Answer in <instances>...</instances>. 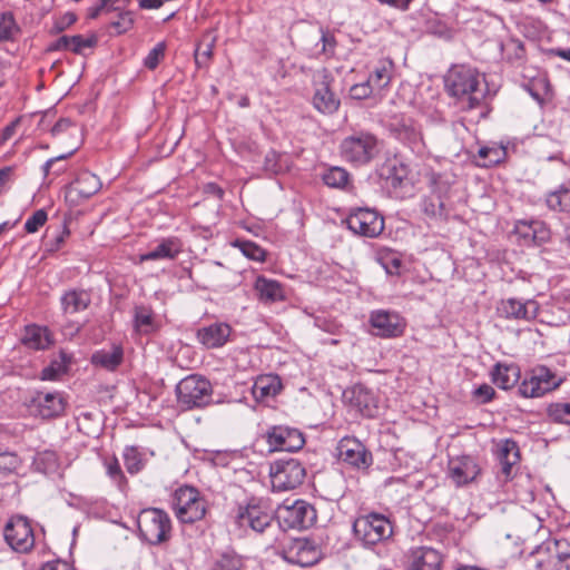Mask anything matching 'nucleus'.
Segmentation results:
<instances>
[{"label":"nucleus","mask_w":570,"mask_h":570,"mask_svg":"<svg viewBox=\"0 0 570 570\" xmlns=\"http://www.w3.org/2000/svg\"><path fill=\"white\" fill-rule=\"evenodd\" d=\"M21 29L18 26L12 12L7 11L0 16V41H14L20 36Z\"/></svg>","instance_id":"38"},{"label":"nucleus","mask_w":570,"mask_h":570,"mask_svg":"<svg viewBox=\"0 0 570 570\" xmlns=\"http://www.w3.org/2000/svg\"><path fill=\"white\" fill-rule=\"evenodd\" d=\"M421 209L429 217L436 218L445 215L444 204L441 200L440 196H431L423 198L421 202Z\"/></svg>","instance_id":"46"},{"label":"nucleus","mask_w":570,"mask_h":570,"mask_svg":"<svg viewBox=\"0 0 570 570\" xmlns=\"http://www.w3.org/2000/svg\"><path fill=\"white\" fill-rule=\"evenodd\" d=\"M107 474L117 484H121L125 480L120 464L117 459H114L107 463Z\"/></svg>","instance_id":"58"},{"label":"nucleus","mask_w":570,"mask_h":570,"mask_svg":"<svg viewBox=\"0 0 570 570\" xmlns=\"http://www.w3.org/2000/svg\"><path fill=\"white\" fill-rule=\"evenodd\" d=\"M31 411L42 419H51L63 413L66 400L59 392H36L30 402Z\"/></svg>","instance_id":"20"},{"label":"nucleus","mask_w":570,"mask_h":570,"mask_svg":"<svg viewBox=\"0 0 570 570\" xmlns=\"http://www.w3.org/2000/svg\"><path fill=\"white\" fill-rule=\"evenodd\" d=\"M284 559L293 564L311 567L320 559V550L314 541L306 538L291 540L283 549Z\"/></svg>","instance_id":"19"},{"label":"nucleus","mask_w":570,"mask_h":570,"mask_svg":"<svg viewBox=\"0 0 570 570\" xmlns=\"http://www.w3.org/2000/svg\"><path fill=\"white\" fill-rule=\"evenodd\" d=\"M393 76V62L384 59L377 62L370 73L367 81L380 95L383 89L389 87Z\"/></svg>","instance_id":"36"},{"label":"nucleus","mask_w":570,"mask_h":570,"mask_svg":"<svg viewBox=\"0 0 570 570\" xmlns=\"http://www.w3.org/2000/svg\"><path fill=\"white\" fill-rule=\"evenodd\" d=\"M61 307L66 314H75L88 308L91 295L85 289H69L60 298Z\"/></svg>","instance_id":"30"},{"label":"nucleus","mask_w":570,"mask_h":570,"mask_svg":"<svg viewBox=\"0 0 570 570\" xmlns=\"http://www.w3.org/2000/svg\"><path fill=\"white\" fill-rule=\"evenodd\" d=\"M76 21V16L67 12L59 21L56 22V28L61 31Z\"/></svg>","instance_id":"62"},{"label":"nucleus","mask_w":570,"mask_h":570,"mask_svg":"<svg viewBox=\"0 0 570 570\" xmlns=\"http://www.w3.org/2000/svg\"><path fill=\"white\" fill-rule=\"evenodd\" d=\"M51 335L47 327L28 325L24 328L22 343L33 350H45L51 344Z\"/></svg>","instance_id":"35"},{"label":"nucleus","mask_w":570,"mask_h":570,"mask_svg":"<svg viewBox=\"0 0 570 570\" xmlns=\"http://www.w3.org/2000/svg\"><path fill=\"white\" fill-rule=\"evenodd\" d=\"M483 78L473 68L461 65L454 66L446 77L449 94L458 99L463 109H474L482 105L485 90Z\"/></svg>","instance_id":"1"},{"label":"nucleus","mask_w":570,"mask_h":570,"mask_svg":"<svg viewBox=\"0 0 570 570\" xmlns=\"http://www.w3.org/2000/svg\"><path fill=\"white\" fill-rule=\"evenodd\" d=\"M550 229L547 224L541 220H532L531 243L541 245L549 240Z\"/></svg>","instance_id":"51"},{"label":"nucleus","mask_w":570,"mask_h":570,"mask_svg":"<svg viewBox=\"0 0 570 570\" xmlns=\"http://www.w3.org/2000/svg\"><path fill=\"white\" fill-rule=\"evenodd\" d=\"M239 248H240L242 253L250 259H254L257 262L265 261V257H266L265 250L261 246H258L257 244H255L250 240L240 242Z\"/></svg>","instance_id":"52"},{"label":"nucleus","mask_w":570,"mask_h":570,"mask_svg":"<svg viewBox=\"0 0 570 570\" xmlns=\"http://www.w3.org/2000/svg\"><path fill=\"white\" fill-rule=\"evenodd\" d=\"M124 361V348L120 345H111L109 348H101L91 355V363L95 366L107 371H115Z\"/></svg>","instance_id":"29"},{"label":"nucleus","mask_w":570,"mask_h":570,"mask_svg":"<svg viewBox=\"0 0 570 570\" xmlns=\"http://www.w3.org/2000/svg\"><path fill=\"white\" fill-rule=\"evenodd\" d=\"M70 40V51L75 53H82V51L87 48H91L96 43L95 38H83L82 36H72L69 37Z\"/></svg>","instance_id":"55"},{"label":"nucleus","mask_w":570,"mask_h":570,"mask_svg":"<svg viewBox=\"0 0 570 570\" xmlns=\"http://www.w3.org/2000/svg\"><path fill=\"white\" fill-rule=\"evenodd\" d=\"M370 323L375 334L381 337L400 336L405 327L403 318L397 313L387 311L372 312Z\"/></svg>","instance_id":"22"},{"label":"nucleus","mask_w":570,"mask_h":570,"mask_svg":"<svg viewBox=\"0 0 570 570\" xmlns=\"http://www.w3.org/2000/svg\"><path fill=\"white\" fill-rule=\"evenodd\" d=\"M173 509L177 519L184 523L202 520L206 513V501L193 487L178 488L173 497Z\"/></svg>","instance_id":"5"},{"label":"nucleus","mask_w":570,"mask_h":570,"mask_svg":"<svg viewBox=\"0 0 570 570\" xmlns=\"http://www.w3.org/2000/svg\"><path fill=\"white\" fill-rule=\"evenodd\" d=\"M254 289L259 302L264 304L283 302L286 298L284 286L278 281L263 275L256 277Z\"/></svg>","instance_id":"26"},{"label":"nucleus","mask_w":570,"mask_h":570,"mask_svg":"<svg viewBox=\"0 0 570 570\" xmlns=\"http://www.w3.org/2000/svg\"><path fill=\"white\" fill-rule=\"evenodd\" d=\"M212 384L200 375H188L176 386L180 405L186 409L203 407L212 401Z\"/></svg>","instance_id":"7"},{"label":"nucleus","mask_w":570,"mask_h":570,"mask_svg":"<svg viewBox=\"0 0 570 570\" xmlns=\"http://www.w3.org/2000/svg\"><path fill=\"white\" fill-rule=\"evenodd\" d=\"M498 459L500 463H518L520 460V452L517 442L510 439L501 441L498 449Z\"/></svg>","instance_id":"44"},{"label":"nucleus","mask_w":570,"mask_h":570,"mask_svg":"<svg viewBox=\"0 0 570 570\" xmlns=\"http://www.w3.org/2000/svg\"><path fill=\"white\" fill-rule=\"evenodd\" d=\"M232 333L227 323H213L197 330L196 337L206 348H218L226 344Z\"/></svg>","instance_id":"25"},{"label":"nucleus","mask_w":570,"mask_h":570,"mask_svg":"<svg viewBox=\"0 0 570 570\" xmlns=\"http://www.w3.org/2000/svg\"><path fill=\"white\" fill-rule=\"evenodd\" d=\"M517 230L521 237H523L525 240L531 242L532 220L520 222L517 226Z\"/></svg>","instance_id":"60"},{"label":"nucleus","mask_w":570,"mask_h":570,"mask_svg":"<svg viewBox=\"0 0 570 570\" xmlns=\"http://www.w3.org/2000/svg\"><path fill=\"white\" fill-rule=\"evenodd\" d=\"M380 150L381 144L377 137L363 130L346 136L340 145L342 158L355 167L370 164Z\"/></svg>","instance_id":"3"},{"label":"nucleus","mask_w":570,"mask_h":570,"mask_svg":"<svg viewBox=\"0 0 570 570\" xmlns=\"http://www.w3.org/2000/svg\"><path fill=\"white\" fill-rule=\"evenodd\" d=\"M166 51V42L161 41L158 42L146 56L144 60V66L149 69L154 70L158 67L161 59L165 57Z\"/></svg>","instance_id":"49"},{"label":"nucleus","mask_w":570,"mask_h":570,"mask_svg":"<svg viewBox=\"0 0 570 570\" xmlns=\"http://www.w3.org/2000/svg\"><path fill=\"white\" fill-rule=\"evenodd\" d=\"M351 402L364 416L372 417L376 414V404L372 393L364 386H354L351 391Z\"/></svg>","instance_id":"37"},{"label":"nucleus","mask_w":570,"mask_h":570,"mask_svg":"<svg viewBox=\"0 0 570 570\" xmlns=\"http://www.w3.org/2000/svg\"><path fill=\"white\" fill-rule=\"evenodd\" d=\"M338 458L358 470H366L373 463L372 453L355 438L345 436L337 444Z\"/></svg>","instance_id":"18"},{"label":"nucleus","mask_w":570,"mask_h":570,"mask_svg":"<svg viewBox=\"0 0 570 570\" xmlns=\"http://www.w3.org/2000/svg\"><path fill=\"white\" fill-rule=\"evenodd\" d=\"M381 264L390 275H400L402 268V258L397 253H387L381 257Z\"/></svg>","instance_id":"50"},{"label":"nucleus","mask_w":570,"mask_h":570,"mask_svg":"<svg viewBox=\"0 0 570 570\" xmlns=\"http://www.w3.org/2000/svg\"><path fill=\"white\" fill-rule=\"evenodd\" d=\"M323 181L331 188H345L350 183V174L342 167H332L323 174Z\"/></svg>","instance_id":"40"},{"label":"nucleus","mask_w":570,"mask_h":570,"mask_svg":"<svg viewBox=\"0 0 570 570\" xmlns=\"http://www.w3.org/2000/svg\"><path fill=\"white\" fill-rule=\"evenodd\" d=\"M132 23V19L129 13H121L118 21L112 22V27L119 32H125Z\"/></svg>","instance_id":"59"},{"label":"nucleus","mask_w":570,"mask_h":570,"mask_svg":"<svg viewBox=\"0 0 570 570\" xmlns=\"http://www.w3.org/2000/svg\"><path fill=\"white\" fill-rule=\"evenodd\" d=\"M544 203L548 209L552 212L570 213V180L547 193Z\"/></svg>","instance_id":"34"},{"label":"nucleus","mask_w":570,"mask_h":570,"mask_svg":"<svg viewBox=\"0 0 570 570\" xmlns=\"http://www.w3.org/2000/svg\"><path fill=\"white\" fill-rule=\"evenodd\" d=\"M41 570H72V568L66 562L58 561L45 564Z\"/></svg>","instance_id":"64"},{"label":"nucleus","mask_w":570,"mask_h":570,"mask_svg":"<svg viewBox=\"0 0 570 570\" xmlns=\"http://www.w3.org/2000/svg\"><path fill=\"white\" fill-rule=\"evenodd\" d=\"M353 531L363 546H374L391 538L393 527L383 514L370 513L355 519Z\"/></svg>","instance_id":"4"},{"label":"nucleus","mask_w":570,"mask_h":570,"mask_svg":"<svg viewBox=\"0 0 570 570\" xmlns=\"http://www.w3.org/2000/svg\"><path fill=\"white\" fill-rule=\"evenodd\" d=\"M562 383V377L546 365H539L533 367L520 383L518 392L527 399L542 397L547 393L557 390Z\"/></svg>","instance_id":"8"},{"label":"nucleus","mask_w":570,"mask_h":570,"mask_svg":"<svg viewBox=\"0 0 570 570\" xmlns=\"http://www.w3.org/2000/svg\"><path fill=\"white\" fill-rule=\"evenodd\" d=\"M473 397L480 403L485 404L492 401L495 395L494 389L489 384H481L473 391Z\"/></svg>","instance_id":"56"},{"label":"nucleus","mask_w":570,"mask_h":570,"mask_svg":"<svg viewBox=\"0 0 570 570\" xmlns=\"http://www.w3.org/2000/svg\"><path fill=\"white\" fill-rule=\"evenodd\" d=\"M275 518L279 527L285 530H303L313 525L316 520V511L313 505L304 500L293 502L286 500L277 508Z\"/></svg>","instance_id":"6"},{"label":"nucleus","mask_w":570,"mask_h":570,"mask_svg":"<svg viewBox=\"0 0 570 570\" xmlns=\"http://www.w3.org/2000/svg\"><path fill=\"white\" fill-rule=\"evenodd\" d=\"M35 464L38 470H46L56 464V454L53 452L38 453L35 459Z\"/></svg>","instance_id":"57"},{"label":"nucleus","mask_w":570,"mask_h":570,"mask_svg":"<svg viewBox=\"0 0 570 570\" xmlns=\"http://www.w3.org/2000/svg\"><path fill=\"white\" fill-rule=\"evenodd\" d=\"M535 568L538 570H570V542L566 539L546 542L538 552Z\"/></svg>","instance_id":"11"},{"label":"nucleus","mask_w":570,"mask_h":570,"mask_svg":"<svg viewBox=\"0 0 570 570\" xmlns=\"http://www.w3.org/2000/svg\"><path fill=\"white\" fill-rule=\"evenodd\" d=\"M69 366V358L66 354H60L57 358H53L48 366L41 371V380L43 381H56L61 375L67 373Z\"/></svg>","instance_id":"39"},{"label":"nucleus","mask_w":570,"mask_h":570,"mask_svg":"<svg viewBox=\"0 0 570 570\" xmlns=\"http://www.w3.org/2000/svg\"><path fill=\"white\" fill-rule=\"evenodd\" d=\"M134 327L140 334H151L160 327V322L151 307L137 305L134 309Z\"/></svg>","instance_id":"31"},{"label":"nucleus","mask_w":570,"mask_h":570,"mask_svg":"<svg viewBox=\"0 0 570 570\" xmlns=\"http://www.w3.org/2000/svg\"><path fill=\"white\" fill-rule=\"evenodd\" d=\"M124 461L125 466L130 474L138 473L145 465L142 454L135 446H128L125 449Z\"/></svg>","instance_id":"45"},{"label":"nucleus","mask_w":570,"mask_h":570,"mask_svg":"<svg viewBox=\"0 0 570 570\" xmlns=\"http://www.w3.org/2000/svg\"><path fill=\"white\" fill-rule=\"evenodd\" d=\"M387 127L391 135L410 148L413 154L422 156L425 153V144L421 129L413 119L406 117H394L389 122Z\"/></svg>","instance_id":"14"},{"label":"nucleus","mask_w":570,"mask_h":570,"mask_svg":"<svg viewBox=\"0 0 570 570\" xmlns=\"http://www.w3.org/2000/svg\"><path fill=\"white\" fill-rule=\"evenodd\" d=\"M102 184L100 178L91 171H81L69 187V194L76 195L79 199H88L97 194Z\"/></svg>","instance_id":"28"},{"label":"nucleus","mask_w":570,"mask_h":570,"mask_svg":"<svg viewBox=\"0 0 570 570\" xmlns=\"http://www.w3.org/2000/svg\"><path fill=\"white\" fill-rule=\"evenodd\" d=\"M379 95L377 91L370 85V82L366 80L361 83H356L351 87L350 89V96L353 99L362 100L366 99L371 96Z\"/></svg>","instance_id":"53"},{"label":"nucleus","mask_w":570,"mask_h":570,"mask_svg":"<svg viewBox=\"0 0 570 570\" xmlns=\"http://www.w3.org/2000/svg\"><path fill=\"white\" fill-rule=\"evenodd\" d=\"M442 554L430 547H417L410 551L407 570H441Z\"/></svg>","instance_id":"24"},{"label":"nucleus","mask_w":570,"mask_h":570,"mask_svg":"<svg viewBox=\"0 0 570 570\" xmlns=\"http://www.w3.org/2000/svg\"><path fill=\"white\" fill-rule=\"evenodd\" d=\"M47 213L43 210V209H38L36 210L32 216H30L26 224H24V229L27 233H36L38 232V229L45 225V223L47 222Z\"/></svg>","instance_id":"54"},{"label":"nucleus","mask_w":570,"mask_h":570,"mask_svg":"<svg viewBox=\"0 0 570 570\" xmlns=\"http://www.w3.org/2000/svg\"><path fill=\"white\" fill-rule=\"evenodd\" d=\"M265 438L271 451L294 452L301 450L305 444L303 433L298 429L287 425L269 428Z\"/></svg>","instance_id":"16"},{"label":"nucleus","mask_w":570,"mask_h":570,"mask_svg":"<svg viewBox=\"0 0 570 570\" xmlns=\"http://www.w3.org/2000/svg\"><path fill=\"white\" fill-rule=\"evenodd\" d=\"M138 529L142 538L151 544H158L168 538L170 520L160 509H145L137 519Z\"/></svg>","instance_id":"10"},{"label":"nucleus","mask_w":570,"mask_h":570,"mask_svg":"<svg viewBox=\"0 0 570 570\" xmlns=\"http://www.w3.org/2000/svg\"><path fill=\"white\" fill-rule=\"evenodd\" d=\"M71 121L68 118H61L56 122V125L51 129V134L53 136L59 135L60 132L66 131L69 127H71Z\"/></svg>","instance_id":"61"},{"label":"nucleus","mask_w":570,"mask_h":570,"mask_svg":"<svg viewBox=\"0 0 570 570\" xmlns=\"http://www.w3.org/2000/svg\"><path fill=\"white\" fill-rule=\"evenodd\" d=\"M381 176L395 193L409 190L413 186L409 165L397 158L384 164Z\"/></svg>","instance_id":"21"},{"label":"nucleus","mask_w":570,"mask_h":570,"mask_svg":"<svg viewBox=\"0 0 570 570\" xmlns=\"http://www.w3.org/2000/svg\"><path fill=\"white\" fill-rule=\"evenodd\" d=\"M501 316L509 320L532 321L539 312V304L533 299L522 302L517 298L503 299L498 307Z\"/></svg>","instance_id":"23"},{"label":"nucleus","mask_w":570,"mask_h":570,"mask_svg":"<svg viewBox=\"0 0 570 570\" xmlns=\"http://www.w3.org/2000/svg\"><path fill=\"white\" fill-rule=\"evenodd\" d=\"M233 519L242 529L263 533L273 525L275 514L267 500L253 497L237 504Z\"/></svg>","instance_id":"2"},{"label":"nucleus","mask_w":570,"mask_h":570,"mask_svg":"<svg viewBox=\"0 0 570 570\" xmlns=\"http://www.w3.org/2000/svg\"><path fill=\"white\" fill-rule=\"evenodd\" d=\"M479 158L483 161L480 164L484 167H490L493 165H498L505 157V149L502 146H493V147H481L479 149Z\"/></svg>","instance_id":"43"},{"label":"nucleus","mask_w":570,"mask_h":570,"mask_svg":"<svg viewBox=\"0 0 570 570\" xmlns=\"http://www.w3.org/2000/svg\"><path fill=\"white\" fill-rule=\"evenodd\" d=\"M306 470L296 459L277 460L269 466V478L273 491H289L301 485Z\"/></svg>","instance_id":"9"},{"label":"nucleus","mask_w":570,"mask_h":570,"mask_svg":"<svg viewBox=\"0 0 570 570\" xmlns=\"http://www.w3.org/2000/svg\"><path fill=\"white\" fill-rule=\"evenodd\" d=\"M183 252V243L178 237L163 238L153 249L140 255V261L175 259Z\"/></svg>","instance_id":"27"},{"label":"nucleus","mask_w":570,"mask_h":570,"mask_svg":"<svg viewBox=\"0 0 570 570\" xmlns=\"http://www.w3.org/2000/svg\"><path fill=\"white\" fill-rule=\"evenodd\" d=\"M21 465L20 458L9 451L0 452V472L12 473L16 472Z\"/></svg>","instance_id":"48"},{"label":"nucleus","mask_w":570,"mask_h":570,"mask_svg":"<svg viewBox=\"0 0 570 570\" xmlns=\"http://www.w3.org/2000/svg\"><path fill=\"white\" fill-rule=\"evenodd\" d=\"M481 468L470 455L454 456L449 460L446 476L456 488L465 487L479 478Z\"/></svg>","instance_id":"17"},{"label":"nucleus","mask_w":570,"mask_h":570,"mask_svg":"<svg viewBox=\"0 0 570 570\" xmlns=\"http://www.w3.org/2000/svg\"><path fill=\"white\" fill-rule=\"evenodd\" d=\"M332 82L333 77L326 68L314 71L312 104L317 111L324 115H333L340 107V99L331 89Z\"/></svg>","instance_id":"12"},{"label":"nucleus","mask_w":570,"mask_h":570,"mask_svg":"<svg viewBox=\"0 0 570 570\" xmlns=\"http://www.w3.org/2000/svg\"><path fill=\"white\" fill-rule=\"evenodd\" d=\"M3 535L10 548L24 553L35 546V535L30 523L23 517H12L4 527Z\"/></svg>","instance_id":"15"},{"label":"nucleus","mask_w":570,"mask_h":570,"mask_svg":"<svg viewBox=\"0 0 570 570\" xmlns=\"http://www.w3.org/2000/svg\"><path fill=\"white\" fill-rule=\"evenodd\" d=\"M215 39L212 38L208 42H200L195 51V62L197 67H206L213 57Z\"/></svg>","instance_id":"47"},{"label":"nucleus","mask_w":570,"mask_h":570,"mask_svg":"<svg viewBox=\"0 0 570 570\" xmlns=\"http://www.w3.org/2000/svg\"><path fill=\"white\" fill-rule=\"evenodd\" d=\"M492 382L502 390H509L519 381L520 368L514 364L497 363L491 371Z\"/></svg>","instance_id":"32"},{"label":"nucleus","mask_w":570,"mask_h":570,"mask_svg":"<svg viewBox=\"0 0 570 570\" xmlns=\"http://www.w3.org/2000/svg\"><path fill=\"white\" fill-rule=\"evenodd\" d=\"M347 228L355 235L374 238L384 229V218L372 208L352 209L346 218Z\"/></svg>","instance_id":"13"},{"label":"nucleus","mask_w":570,"mask_h":570,"mask_svg":"<svg viewBox=\"0 0 570 570\" xmlns=\"http://www.w3.org/2000/svg\"><path fill=\"white\" fill-rule=\"evenodd\" d=\"M321 33H322L321 41L323 42L322 51L326 52L328 47L330 48L334 47L335 40H334V37L332 35H330L328 31H326L324 29H321Z\"/></svg>","instance_id":"63"},{"label":"nucleus","mask_w":570,"mask_h":570,"mask_svg":"<svg viewBox=\"0 0 570 570\" xmlns=\"http://www.w3.org/2000/svg\"><path fill=\"white\" fill-rule=\"evenodd\" d=\"M547 415L554 423L570 425V403L554 402L549 404Z\"/></svg>","instance_id":"42"},{"label":"nucleus","mask_w":570,"mask_h":570,"mask_svg":"<svg viewBox=\"0 0 570 570\" xmlns=\"http://www.w3.org/2000/svg\"><path fill=\"white\" fill-rule=\"evenodd\" d=\"M282 390V383L277 375L267 374L258 376L252 387L254 397L258 401L274 397Z\"/></svg>","instance_id":"33"},{"label":"nucleus","mask_w":570,"mask_h":570,"mask_svg":"<svg viewBox=\"0 0 570 570\" xmlns=\"http://www.w3.org/2000/svg\"><path fill=\"white\" fill-rule=\"evenodd\" d=\"M244 561L235 552L222 553L212 564L210 570H243Z\"/></svg>","instance_id":"41"}]
</instances>
